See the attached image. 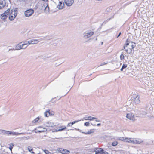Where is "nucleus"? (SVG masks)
Returning a JSON list of instances; mask_svg holds the SVG:
<instances>
[{
  "instance_id": "f257e3e1",
  "label": "nucleus",
  "mask_w": 154,
  "mask_h": 154,
  "mask_svg": "<svg viewBox=\"0 0 154 154\" xmlns=\"http://www.w3.org/2000/svg\"><path fill=\"white\" fill-rule=\"evenodd\" d=\"M135 46L136 45L135 43L132 42L129 45L128 42V40H127L123 46V48L122 50H125L127 53L130 54H132L134 53V48Z\"/></svg>"
},
{
  "instance_id": "f03ea898",
  "label": "nucleus",
  "mask_w": 154,
  "mask_h": 154,
  "mask_svg": "<svg viewBox=\"0 0 154 154\" xmlns=\"http://www.w3.org/2000/svg\"><path fill=\"white\" fill-rule=\"evenodd\" d=\"M17 14L16 11L15 10L13 11L11 10L10 12L9 11V19L11 21L13 20L17 16Z\"/></svg>"
},
{
  "instance_id": "7ed1b4c3",
  "label": "nucleus",
  "mask_w": 154,
  "mask_h": 154,
  "mask_svg": "<svg viewBox=\"0 0 154 154\" xmlns=\"http://www.w3.org/2000/svg\"><path fill=\"white\" fill-rule=\"evenodd\" d=\"M94 34L93 32L90 30H87L83 33V37L85 39H87L93 35Z\"/></svg>"
},
{
  "instance_id": "20e7f679",
  "label": "nucleus",
  "mask_w": 154,
  "mask_h": 154,
  "mask_svg": "<svg viewBox=\"0 0 154 154\" xmlns=\"http://www.w3.org/2000/svg\"><path fill=\"white\" fill-rule=\"evenodd\" d=\"M132 100L136 104H139L140 102V96L138 95H135L132 98Z\"/></svg>"
},
{
  "instance_id": "39448f33",
  "label": "nucleus",
  "mask_w": 154,
  "mask_h": 154,
  "mask_svg": "<svg viewBox=\"0 0 154 154\" xmlns=\"http://www.w3.org/2000/svg\"><path fill=\"white\" fill-rule=\"evenodd\" d=\"M54 124L49 122H48L45 123L44 125L47 128H46V129H47V131H48L49 130L50 131L53 128V127L54 126Z\"/></svg>"
},
{
  "instance_id": "423d86ee",
  "label": "nucleus",
  "mask_w": 154,
  "mask_h": 154,
  "mask_svg": "<svg viewBox=\"0 0 154 154\" xmlns=\"http://www.w3.org/2000/svg\"><path fill=\"white\" fill-rule=\"evenodd\" d=\"M10 9H8L6 10L4 13L1 14V18L3 20L5 21V19L8 16L9 13Z\"/></svg>"
},
{
  "instance_id": "0eeeda50",
  "label": "nucleus",
  "mask_w": 154,
  "mask_h": 154,
  "mask_svg": "<svg viewBox=\"0 0 154 154\" xmlns=\"http://www.w3.org/2000/svg\"><path fill=\"white\" fill-rule=\"evenodd\" d=\"M34 12V10L32 9H30L25 11L24 14L26 17H29L31 16Z\"/></svg>"
},
{
  "instance_id": "6e6552de",
  "label": "nucleus",
  "mask_w": 154,
  "mask_h": 154,
  "mask_svg": "<svg viewBox=\"0 0 154 154\" xmlns=\"http://www.w3.org/2000/svg\"><path fill=\"white\" fill-rule=\"evenodd\" d=\"M41 39H32L29 41H27V44H28V45H29L31 44H37L40 42V40Z\"/></svg>"
},
{
  "instance_id": "1a4fd4ad",
  "label": "nucleus",
  "mask_w": 154,
  "mask_h": 154,
  "mask_svg": "<svg viewBox=\"0 0 154 154\" xmlns=\"http://www.w3.org/2000/svg\"><path fill=\"white\" fill-rule=\"evenodd\" d=\"M23 43H24V42L22 41L18 44L16 47V49L17 50L25 49V48H23L24 45Z\"/></svg>"
},
{
  "instance_id": "9d476101",
  "label": "nucleus",
  "mask_w": 154,
  "mask_h": 154,
  "mask_svg": "<svg viewBox=\"0 0 154 154\" xmlns=\"http://www.w3.org/2000/svg\"><path fill=\"white\" fill-rule=\"evenodd\" d=\"M74 0H64L65 4L68 6H70L74 3Z\"/></svg>"
},
{
  "instance_id": "9b49d317",
  "label": "nucleus",
  "mask_w": 154,
  "mask_h": 154,
  "mask_svg": "<svg viewBox=\"0 0 154 154\" xmlns=\"http://www.w3.org/2000/svg\"><path fill=\"white\" fill-rule=\"evenodd\" d=\"M133 138L122 137L120 139L121 140L125 142L132 143V141Z\"/></svg>"
},
{
  "instance_id": "f8f14e48",
  "label": "nucleus",
  "mask_w": 154,
  "mask_h": 154,
  "mask_svg": "<svg viewBox=\"0 0 154 154\" xmlns=\"http://www.w3.org/2000/svg\"><path fill=\"white\" fill-rule=\"evenodd\" d=\"M58 150L63 154H68L70 153L69 150L62 148H59L58 149Z\"/></svg>"
},
{
  "instance_id": "ddd939ff",
  "label": "nucleus",
  "mask_w": 154,
  "mask_h": 154,
  "mask_svg": "<svg viewBox=\"0 0 154 154\" xmlns=\"http://www.w3.org/2000/svg\"><path fill=\"white\" fill-rule=\"evenodd\" d=\"M143 142V141L140 139L133 138L132 141L133 143L140 144Z\"/></svg>"
},
{
  "instance_id": "4468645a",
  "label": "nucleus",
  "mask_w": 154,
  "mask_h": 154,
  "mask_svg": "<svg viewBox=\"0 0 154 154\" xmlns=\"http://www.w3.org/2000/svg\"><path fill=\"white\" fill-rule=\"evenodd\" d=\"M64 7V4L63 2H59V4L57 5V7L59 9H63Z\"/></svg>"
},
{
  "instance_id": "2eb2a0df",
  "label": "nucleus",
  "mask_w": 154,
  "mask_h": 154,
  "mask_svg": "<svg viewBox=\"0 0 154 154\" xmlns=\"http://www.w3.org/2000/svg\"><path fill=\"white\" fill-rule=\"evenodd\" d=\"M61 128V129H54L52 131V132H58V131H61L64 130L66 128V127L65 126H62L60 127Z\"/></svg>"
},
{
  "instance_id": "dca6fc26",
  "label": "nucleus",
  "mask_w": 154,
  "mask_h": 154,
  "mask_svg": "<svg viewBox=\"0 0 154 154\" xmlns=\"http://www.w3.org/2000/svg\"><path fill=\"white\" fill-rule=\"evenodd\" d=\"M25 133H19L16 132H14L12 131H10V135L14 136L15 135H18L20 134H25Z\"/></svg>"
},
{
  "instance_id": "f3484780",
  "label": "nucleus",
  "mask_w": 154,
  "mask_h": 154,
  "mask_svg": "<svg viewBox=\"0 0 154 154\" xmlns=\"http://www.w3.org/2000/svg\"><path fill=\"white\" fill-rule=\"evenodd\" d=\"M80 121H81V120H76V121H73V122H70V123H68L67 125V127L71 126L74 124Z\"/></svg>"
},
{
  "instance_id": "a211bd4d",
  "label": "nucleus",
  "mask_w": 154,
  "mask_h": 154,
  "mask_svg": "<svg viewBox=\"0 0 154 154\" xmlns=\"http://www.w3.org/2000/svg\"><path fill=\"white\" fill-rule=\"evenodd\" d=\"M133 116L132 114L130 113L127 114L126 116V117L130 120H132L133 119Z\"/></svg>"
},
{
  "instance_id": "6ab92c4d",
  "label": "nucleus",
  "mask_w": 154,
  "mask_h": 154,
  "mask_svg": "<svg viewBox=\"0 0 154 154\" xmlns=\"http://www.w3.org/2000/svg\"><path fill=\"white\" fill-rule=\"evenodd\" d=\"M99 150H97V151H96L95 154H102L103 153L104 150H103L101 149L100 148L99 149Z\"/></svg>"
},
{
  "instance_id": "aec40b11",
  "label": "nucleus",
  "mask_w": 154,
  "mask_h": 154,
  "mask_svg": "<svg viewBox=\"0 0 154 154\" xmlns=\"http://www.w3.org/2000/svg\"><path fill=\"white\" fill-rule=\"evenodd\" d=\"M75 130H77L79 131L80 132H81L82 133H84V134H91V133H92V132H91V131H88L87 132H86V133H85L84 132H81V130H80V129H76V128H75Z\"/></svg>"
},
{
  "instance_id": "412c9836",
  "label": "nucleus",
  "mask_w": 154,
  "mask_h": 154,
  "mask_svg": "<svg viewBox=\"0 0 154 154\" xmlns=\"http://www.w3.org/2000/svg\"><path fill=\"white\" fill-rule=\"evenodd\" d=\"M5 6L3 3V1L2 0H0V9L3 8Z\"/></svg>"
},
{
  "instance_id": "4be33fe9",
  "label": "nucleus",
  "mask_w": 154,
  "mask_h": 154,
  "mask_svg": "<svg viewBox=\"0 0 154 154\" xmlns=\"http://www.w3.org/2000/svg\"><path fill=\"white\" fill-rule=\"evenodd\" d=\"M28 150L32 153H34V152H33V148L30 146H28Z\"/></svg>"
},
{
  "instance_id": "5701e85b",
  "label": "nucleus",
  "mask_w": 154,
  "mask_h": 154,
  "mask_svg": "<svg viewBox=\"0 0 154 154\" xmlns=\"http://www.w3.org/2000/svg\"><path fill=\"white\" fill-rule=\"evenodd\" d=\"M40 119V118L39 117H37L35 119H34L32 121V123H35L37 122L38 120Z\"/></svg>"
},
{
  "instance_id": "b1692460",
  "label": "nucleus",
  "mask_w": 154,
  "mask_h": 154,
  "mask_svg": "<svg viewBox=\"0 0 154 154\" xmlns=\"http://www.w3.org/2000/svg\"><path fill=\"white\" fill-rule=\"evenodd\" d=\"M24 43H23V44L24 45L23 46V48H25V49H26L27 46L29 45H28V44H27V41H24Z\"/></svg>"
},
{
  "instance_id": "393cba45",
  "label": "nucleus",
  "mask_w": 154,
  "mask_h": 154,
  "mask_svg": "<svg viewBox=\"0 0 154 154\" xmlns=\"http://www.w3.org/2000/svg\"><path fill=\"white\" fill-rule=\"evenodd\" d=\"M113 7H109L108 8H107L106 10V11L107 12H110L111 10H112Z\"/></svg>"
},
{
  "instance_id": "a878e982",
  "label": "nucleus",
  "mask_w": 154,
  "mask_h": 154,
  "mask_svg": "<svg viewBox=\"0 0 154 154\" xmlns=\"http://www.w3.org/2000/svg\"><path fill=\"white\" fill-rule=\"evenodd\" d=\"M45 154H51L48 150L46 149H42Z\"/></svg>"
},
{
  "instance_id": "bb28decb",
  "label": "nucleus",
  "mask_w": 154,
  "mask_h": 154,
  "mask_svg": "<svg viewBox=\"0 0 154 154\" xmlns=\"http://www.w3.org/2000/svg\"><path fill=\"white\" fill-rule=\"evenodd\" d=\"M48 115H54V112L52 111H50V110H48Z\"/></svg>"
},
{
  "instance_id": "cd10ccee",
  "label": "nucleus",
  "mask_w": 154,
  "mask_h": 154,
  "mask_svg": "<svg viewBox=\"0 0 154 154\" xmlns=\"http://www.w3.org/2000/svg\"><path fill=\"white\" fill-rule=\"evenodd\" d=\"M88 118L89 120H90L91 121L93 120L94 119H96V118L94 117H92L91 116H89L88 117Z\"/></svg>"
},
{
  "instance_id": "c85d7f7f",
  "label": "nucleus",
  "mask_w": 154,
  "mask_h": 154,
  "mask_svg": "<svg viewBox=\"0 0 154 154\" xmlns=\"http://www.w3.org/2000/svg\"><path fill=\"white\" fill-rule=\"evenodd\" d=\"M118 144V142L117 141H115L112 143V145L113 146H115Z\"/></svg>"
},
{
  "instance_id": "c756f323",
  "label": "nucleus",
  "mask_w": 154,
  "mask_h": 154,
  "mask_svg": "<svg viewBox=\"0 0 154 154\" xmlns=\"http://www.w3.org/2000/svg\"><path fill=\"white\" fill-rule=\"evenodd\" d=\"M47 131V129L46 128H44V130H38L37 131V132H36V133L38 132H44L45 131Z\"/></svg>"
},
{
  "instance_id": "7c9ffc66",
  "label": "nucleus",
  "mask_w": 154,
  "mask_h": 154,
  "mask_svg": "<svg viewBox=\"0 0 154 154\" xmlns=\"http://www.w3.org/2000/svg\"><path fill=\"white\" fill-rule=\"evenodd\" d=\"M48 110H47L44 113V115L45 117H47L49 116V115L48 114Z\"/></svg>"
},
{
  "instance_id": "2f4dec72",
  "label": "nucleus",
  "mask_w": 154,
  "mask_h": 154,
  "mask_svg": "<svg viewBox=\"0 0 154 154\" xmlns=\"http://www.w3.org/2000/svg\"><path fill=\"white\" fill-rule=\"evenodd\" d=\"M124 56L123 55V54H122L120 56V58L121 60H122L124 59Z\"/></svg>"
},
{
  "instance_id": "473e14b6",
  "label": "nucleus",
  "mask_w": 154,
  "mask_h": 154,
  "mask_svg": "<svg viewBox=\"0 0 154 154\" xmlns=\"http://www.w3.org/2000/svg\"><path fill=\"white\" fill-rule=\"evenodd\" d=\"M5 134V135L8 136L10 135V131H6Z\"/></svg>"
},
{
  "instance_id": "72a5a7b5",
  "label": "nucleus",
  "mask_w": 154,
  "mask_h": 154,
  "mask_svg": "<svg viewBox=\"0 0 154 154\" xmlns=\"http://www.w3.org/2000/svg\"><path fill=\"white\" fill-rule=\"evenodd\" d=\"M108 63V62H104L103 63H101L100 65L99 66H102L104 65H105L106 64Z\"/></svg>"
},
{
  "instance_id": "f704fd0d",
  "label": "nucleus",
  "mask_w": 154,
  "mask_h": 154,
  "mask_svg": "<svg viewBox=\"0 0 154 154\" xmlns=\"http://www.w3.org/2000/svg\"><path fill=\"white\" fill-rule=\"evenodd\" d=\"M89 125H90V123L88 122H86L84 123V125H85V126H89Z\"/></svg>"
},
{
  "instance_id": "c9c22d12",
  "label": "nucleus",
  "mask_w": 154,
  "mask_h": 154,
  "mask_svg": "<svg viewBox=\"0 0 154 154\" xmlns=\"http://www.w3.org/2000/svg\"><path fill=\"white\" fill-rule=\"evenodd\" d=\"M127 67V65L126 64H123L122 66V68L123 69L126 68Z\"/></svg>"
},
{
  "instance_id": "e433bc0d",
  "label": "nucleus",
  "mask_w": 154,
  "mask_h": 154,
  "mask_svg": "<svg viewBox=\"0 0 154 154\" xmlns=\"http://www.w3.org/2000/svg\"><path fill=\"white\" fill-rule=\"evenodd\" d=\"M6 130H2V134L4 135H5V134H6L5 133L6 132Z\"/></svg>"
},
{
  "instance_id": "4c0bfd02",
  "label": "nucleus",
  "mask_w": 154,
  "mask_h": 154,
  "mask_svg": "<svg viewBox=\"0 0 154 154\" xmlns=\"http://www.w3.org/2000/svg\"><path fill=\"white\" fill-rule=\"evenodd\" d=\"M45 11H49V8L48 6H47L45 8Z\"/></svg>"
},
{
  "instance_id": "58836bf2",
  "label": "nucleus",
  "mask_w": 154,
  "mask_h": 154,
  "mask_svg": "<svg viewBox=\"0 0 154 154\" xmlns=\"http://www.w3.org/2000/svg\"><path fill=\"white\" fill-rule=\"evenodd\" d=\"M88 120V117H85L83 118V119L82 120Z\"/></svg>"
},
{
  "instance_id": "ea45409f",
  "label": "nucleus",
  "mask_w": 154,
  "mask_h": 154,
  "mask_svg": "<svg viewBox=\"0 0 154 154\" xmlns=\"http://www.w3.org/2000/svg\"><path fill=\"white\" fill-rule=\"evenodd\" d=\"M94 119L95 120V121L97 122H100V120H98L97 118H96V119Z\"/></svg>"
},
{
  "instance_id": "a19ab883",
  "label": "nucleus",
  "mask_w": 154,
  "mask_h": 154,
  "mask_svg": "<svg viewBox=\"0 0 154 154\" xmlns=\"http://www.w3.org/2000/svg\"><path fill=\"white\" fill-rule=\"evenodd\" d=\"M121 34V32L119 33V35H118V36H117V38L119 37L120 35Z\"/></svg>"
},
{
  "instance_id": "79ce46f5",
  "label": "nucleus",
  "mask_w": 154,
  "mask_h": 154,
  "mask_svg": "<svg viewBox=\"0 0 154 154\" xmlns=\"http://www.w3.org/2000/svg\"><path fill=\"white\" fill-rule=\"evenodd\" d=\"M56 98V97H54V98H52L51 100V102H52L53 101V100H54V99H55Z\"/></svg>"
},
{
  "instance_id": "37998d69",
  "label": "nucleus",
  "mask_w": 154,
  "mask_h": 154,
  "mask_svg": "<svg viewBox=\"0 0 154 154\" xmlns=\"http://www.w3.org/2000/svg\"><path fill=\"white\" fill-rule=\"evenodd\" d=\"M100 125H101L100 123H98L97 125V126H100Z\"/></svg>"
},
{
  "instance_id": "c03bdc74",
  "label": "nucleus",
  "mask_w": 154,
  "mask_h": 154,
  "mask_svg": "<svg viewBox=\"0 0 154 154\" xmlns=\"http://www.w3.org/2000/svg\"><path fill=\"white\" fill-rule=\"evenodd\" d=\"M12 148H13V147H12V146H11L9 147V149H10L11 151V150H12Z\"/></svg>"
},
{
  "instance_id": "a18cd8bd",
  "label": "nucleus",
  "mask_w": 154,
  "mask_h": 154,
  "mask_svg": "<svg viewBox=\"0 0 154 154\" xmlns=\"http://www.w3.org/2000/svg\"><path fill=\"white\" fill-rule=\"evenodd\" d=\"M20 1H22L23 2L26 1L27 0H19Z\"/></svg>"
},
{
  "instance_id": "49530a36",
  "label": "nucleus",
  "mask_w": 154,
  "mask_h": 154,
  "mask_svg": "<svg viewBox=\"0 0 154 154\" xmlns=\"http://www.w3.org/2000/svg\"><path fill=\"white\" fill-rule=\"evenodd\" d=\"M2 129H0V134H2Z\"/></svg>"
},
{
  "instance_id": "de8ad7c7",
  "label": "nucleus",
  "mask_w": 154,
  "mask_h": 154,
  "mask_svg": "<svg viewBox=\"0 0 154 154\" xmlns=\"http://www.w3.org/2000/svg\"><path fill=\"white\" fill-rule=\"evenodd\" d=\"M111 19V18H110L108 19L107 20V22L108 21H109Z\"/></svg>"
},
{
  "instance_id": "09e8293b",
  "label": "nucleus",
  "mask_w": 154,
  "mask_h": 154,
  "mask_svg": "<svg viewBox=\"0 0 154 154\" xmlns=\"http://www.w3.org/2000/svg\"><path fill=\"white\" fill-rule=\"evenodd\" d=\"M32 36H29L28 37V38H32Z\"/></svg>"
},
{
  "instance_id": "8fccbe9b",
  "label": "nucleus",
  "mask_w": 154,
  "mask_h": 154,
  "mask_svg": "<svg viewBox=\"0 0 154 154\" xmlns=\"http://www.w3.org/2000/svg\"><path fill=\"white\" fill-rule=\"evenodd\" d=\"M123 69L122 68H122L121 69V71H122L123 70Z\"/></svg>"
},
{
  "instance_id": "3c124183",
  "label": "nucleus",
  "mask_w": 154,
  "mask_h": 154,
  "mask_svg": "<svg viewBox=\"0 0 154 154\" xmlns=\"http://www.w3.org/2000/svg\"><path fill=\"white\" fill-rule=\"evenodd\" d=\"M91 125H93V126H95L96 125L95 124H92V123H91Z\"/></svg>"
},
{
  "instance_id": "603ef678",
  "label": "nucleus",
  "mask_w": 154,
  "mask_h": 154,
  "mask_svg": "<svg viewBox=\"0 0 154 154\" xmlns=\"http://www.w3.org/2000/svg\"><path fill=\"white\" fill-rule=\"evenodd\" d=\"M30 34V33H28V35H29Z\"/></svg>"
},
{
  "instance_id": "864d4df0",
  "label": "nucleus",
  "mask_w": 154,
  "mask_h": 154,
  "mask_svg": "<svg viewBox=\"0 0 154 154\" xmlns=\"http://www.w3.org/2000/svg\"><path fill=\"white\" fill-rule=\"evenodd\" d=\"M103 44V42H101V45H102Z\"/></svg>"
},
{
  "instance_id": "5fc2aeb1",
  "label": "nucleus",
  "mask_w": 154,
  "mask_h": 154,
  "mask_svg": "<svg viewBox=\"0 0 154 154\" xmlns=\"http://www.w3.org/2000/svg\"><path fill=\"white\" fill-rule=\"evenodd\" d=\"M61 98V97H60L59 99H60Z\"/></svg>"
},
{
  "instance_id": "6e6d98bb",
  "label": "nucleus",
  "mask_w": 154,
  "mask_h": 154,
  "mask_svg": "<svg viewBox=\"0 0 154 154\" xmlns=\"http://www.w3.org/2000/svg\"><path fill=\"white\" fill-rule=\"evenodd\" d=\"M44 128H43V130H44Z\"/></svg>"
}]
</instances>
